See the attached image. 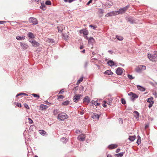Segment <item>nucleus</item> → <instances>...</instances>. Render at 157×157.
<instances>
[{"label":"nucleus","instance_id":"603ef678","mask_svg":"<svg viewBox=\"0 0 157 157\" xmlns=\"http://www.w3.org/2000/svg\"><path fill=\"white\" fill-rule=\"evenodd\" d=\"M75 132L76 133L78 134V133H80L82 132L81 131L79 130L76 129L75 130Z\"/></svg>","mask_w":157,"mask_h":157},{"label":"nucleus","instance_id":"6ab92c4d","mask_svg":"<svg viewBox=\"0 0 157 157\" xmlns=\"http://www.w3.org/2000/svg\"><path fill=\"white\" fill-rule=\"evenodd\" d=\"M137 86L138 89L141 91H144L145 90V89L144 88L140 85H138Z\"/></svg>","mask_w":157,"mask_h":157},{"label":"nucleus","instance_id":"864d4df0","mask_svg":"<svg viewBox=\"0 0 157 157\" xmlns=\"http://www.w3.org/2000/svg\"><path fill=\"white\" fill-rule=\"evenodd\" d=\"M93 0H90L86 4V5L88 6L89 5L90 3H91Z\"/></svg>","mask_w":157,"mask_h":157},{"label":"nucleus","instance_id":"2f4dec72","mask_svg":"<svg viewBox=\"0 0 157 157\" xmlns=\"http://www.w3.org/2000/svg\"><path fill=\"white\" fill-rule=\"evenodd\" d=\"M138 139L136 141V143L138 144L139 145L141 143V138L139 136H138Z\"/></svg>","mask_w":157,"mask_h":157},{"label":"nucleus","instance_id":"13d9d810","mask_svg":"<svg viewBox=\"0 0 157 157\" xmlns=\"http://www.w3.org/2000/svg\"><path fill=\"white\" fill-rule=\"evenodd\" d=\"M64 92V91L63 89L61 90L59 92V94H62Z\"/></svg>","mask_w":157,"mask_h":157},{"label":"nucleus","instance_id":"20e7f679","mask_svg":"<svg viewBox=\"0 0 157 157\" xmlns=\"http://www.w3.org/2000/svg\"><path fill=\"white\" fill-rule=\"evenodd\" d=\"M129 96H131L130 99L132 101H134L135 99L137 98L138 97V96L132 92H130L128 94Z\"/></svg>","mask_w":157,"mask_h":157},{"label":"nucleus","instance_id":"c9c22d12","mask_svg":"<svg viewBox=\"0 0 157 157\" xmlns=\"http://www.w3.org/2000/svg\"><path fill=\"white\" fill-rule=\"evenodd\" d=\"M83 77H81L80 79L78 80L77 82V84H79L83 80Z\"/></svg>","mask_w":157,"mask_h":157},{"label":"nucleus","instance_id":"5701e85b","mask_svg":"<svg viewBox=\"0 0 157 157\" xmlns=\"http://www.w3.org/2000/svg\"><path fill=\"white\" fill-rule=\"evenodd\" d=\"M116 12H117V14H122L124 13L125 12H124V10L123 8H121L119 9L118 11H116Z\"/></svg>","mask_w":157,"mask_h":157},{"label":"nucleus","instance_id":"c85d7f7f","mask_svg":"<svg viewBox=\"0 0 157 157\" xmlns=\"http://www.w3.org/2000/svg\"><path fill=\"white\" fill-rule=\"evenodd\" d=\"M130 141H133L136 139V136H129L128 138Z\"/></svg>","mask_w":157,"mask_h":157},{"label":"nucleus","instance_id":"79ce46f5","mask_svg":"<svg viewBox=\"0 0 157 157\" xmlns=\"http://www.w3.org/2000/svg\"><path fill=\"white\" fill-rule=\"evenodd\" d=\"M104 12V10L102 9H99V13L102 14Z\"/></svg>","mask_w":157,"mask_h":157},{"label":"nucleus","instance_id":"338daca9","mask_svg":"<svg viewBox=\"0 0 157 157\" xmlns=\"http://www.w3.org/2000/svg\"><path fill=\"white\" fill-rule=\"evenodd\" d=\"M102 106L104 108H106L107 106L106 105V104H105V103H103L102 104Z\"/></svg>","mask_w":157,"mask_h":157},{"label":"nucleus","instance_id":"ddd939ff","mask_svg":"<svg viewBox=\"0 0 157 157\" xmlns=\"http://www.w3.org/2000/svg\"><path fill=\"white\" fill-rule=\"evenodd\" d=\"M27 36L29 38V39H34L35 37L34 34L33 33L30 32L28 33L27 34Z\"/></svg>","mask_w":157,"mask_h":157},{"label":"nucleus","instance_id":"e2e57ef3","mask_svg":"<svg viewBox=\"0 0 157 157\" xmlns=\"http://www.w3.org/2000/svg\"><path fill=\"white\" fill-rule=\"evenodd\" d=\"M96 102V101H94V100H92V101H91V103L93 104H95Z\"/></svg>","mask_w":157,"mask_h":157},{"label":"nucleus","instance_id":"f257e3e1","mask_svg":"<svg viewBox=\"0 0 157 157\" xmlns=\"http://www.w3.org/2000/svg\"><path fill=\"white\" fill-rule=\"evenodd\" d=\"M68 116L66 113L63 112L58 115L57 119L59 121H62L68 118Z\"/></svg>","mask_w":157,"mask_h":157},{"label":"nucleus","instance_id":"6e6d98bb","mask_svg":"<svg viewBox=\"0 0 157 157\" xmlns=\"http://www.w3.org/2000/svg\"><path fill=\"white\" fill-rule=\"evenodd\" d=\"M17 105L19 107H21V104L19 103H17Z\"/></svg>","mask_w":157,"mask_h":157},{"label":"nucleus","instance_id":"e433bc0d","mask_svg":"<svg viewBox=\"0 0 157 157\" xmlns=\"http://www.w3.org/2000/svg\"><path fill=\"white\" fill-rule=\"evenodd\" d=\"M59 113L58 109H54L53 111V114L55 115H56Z\"/></svg>","mask_w":157,"mask_h":157},{"label":"nucleus","instance_id":"2eb2a0df","mask_svg":"<svg viewBox=\"0 0 157 157\" xmlns=\"http://www.w3.org/2000/svg\"><path fill=\"white\" fill-rule=\"evenodd\" d=\"M126 18L128 21L130 22L131 24H133L134 22V21L132 17H126Z\"/></svg>","mask_w":157,"mask_h":157},{"label":"nucleus","instance_id":"774afa93","mask_svg":"<svg viewBox=\"0 0 157 157\" xmlns=\"http://www.w3.org/2000/svg\"><path fill=\"white\" fill-rule=\"evenodd\" d=\"M95 106L99 105H100V103H99L96 102L95 104Z\"/></svg>","mask_w":157,"mask_h":157},{"label":"nucleus","instance_id":"473e14b6","mask_svg":"<svg viewBox=\"0 0 157 157\" xmlns=\"http://www.w3.org/2000/svg\"><path fill=\"white\" fill-rule=\"evenodd\" d=\"M40 108H42L43 109H47L48 106L46 105H40Z\"/></svg>","mask_w":157,"mask_h":157},{"label":"nucleus","instance_id":"9d476101","mask_svg":"<svg viewBox=\"0 0 157 157\" xmlns=\"http://www.w3.org/2000/svg\"><path fill=\"white\" fill-rule=\"evenodd\" d=\"M117 12H116V11H113L110 12L108 13L107 14H106L105 17H107L109 16H112L113 15H117Z\"/></svg>","mask_w":157,"mask_h":157},{"label":"nucleus","instance_id":"de8ad7c7","mask_svg":"<svg viewBox=\"0 0 157 157\" xmlns=\"http://www.w3.org/2000/svg\"><path fill=\"white\" fill-rule=\"evenodd\" d=\"M89 27L92 28L93 29H95L97 28V26H93L92 25H89Z\"/></svg>","mask_w":157,"mask_h":157},{"label":"nucleus","instance_id":"37998d69","mask_svg":"<svg viewBox=\"0 0 157 157\" xmlns=\"http://www.w3.org/2000/svg\"><path fill=\"white\" fill-rule=\"evenodd\" d=\"M48 41L50 43H55V41L52 39H48Z\"/></svg>","mask_w":157,"mask_h":157},{"label":"nucleus","instance_id":"49530a36","mask_svg":"<svg viewBox=\"0 0 157 157\" xmlns=\"http://www.w3.org/2000/svg\"><path fill=\"white\" fill-rule=\"evenodd\" d=\"M64 98V96L63 95H59L58 96V99H63Z\"/></svg>","mask_w":157,"mask_h":157},{"label":"nucleus","instance_id":"c03bdc74","mask_svg":"<svg viewBox=\"0 0 157 157\" xmlns=\"http://www.w3.org/2000/svg\"><path fill=\"white\" fill-rule=\"evenodd\" d=\"M130 6L129 5H128L127 6L124 7V8H123V9L124 12H125L128 9V8Z\"/></svg>","mask_w":157,"mask_h":157},{"label":"nucleus","instance_id":"4468645a","mask_svg":"<svg viewBox=\"0 0 157 157\" xmlns=\"http://www.w3.org/2000/svg\"><path fill=\"white\" fill-rule=\"evenodd\" d=\"M77 139L78 140L83 141L85 140V136L83 134H81L78 136L77 137Z\"/></svg>","mask_w":157,"mask_h":157},{"label":"nucleus","instance_id":"6e6552de","mask_svg":"<svg viewBox=\"0 0 157 157\" xmlns=\"http://www.w3.org/2000/svg\"><path fill=\"white\" fill-rule=\"evenodd\" d=\"M123 70H124V69L121 67H119L117 68L116 71V73L117 75H121L122 74Z\"/></svg>","mask_w":157,"mask_h":157},{"label":"nucleus","instance_id":"a19ab883","mask_svg":"<svg viewBox=\"0 0 157 157\" xmlns=\"http://www.w3.org/2000/svg\"><path fill=\"white\" fill-rule=\"evenodd\" d=\"M128 77V78L130 80H132L134 79L135 78L133 77L132 75H130L129 74L128 75H127Z\"/></svg>","mask_w":157,"mask_h":157},{"label":"nucleus","instance_id":"c756f323","mask_svg":"<svg viewBox=\"0 0 157 157\" xmlns=\"http://www.w3.org/2000/svg\"><path fill=\"white\" fill-rule=\"evenodd\" d=\"M124 154L123 152H120L119 153L116 154L115 155L117 157H122Z\"/></svg>","mask_w":157,"mask_h":157},{"label":"nucleus","instance_id":"9b49d317","mask_svg":"<svg viewBox=\"0 0 157 157\" xmlns=\"http://www.w3.org/2000/svg\"><path fill=\"white\" fill-rule=\"evenodd\" d=\"M105 6V8H109L113 5V3L111 1L107 0L105 4H104Z\"/></svg>","mask_w":157,"mask_h":157},{"label":"nucleus","instance_id":"aec40b11","mask_svg":"<svg viewBox=\"0 0 157 157\" xmlns=\"http://www.w3.org/2000/svg\"><path fill=\"white\" fill-rule=\"evenodd\" d=\"M117 145L115 144H112L108 146V147L110 149H113L116 148Z\"/></svg>","mask_w":157,"mask_h":157},{"label":"nucleus","instance_id":"a211bd4d","mask_svg":"<svg viewBox=\"0 0 157 157\" xmlns=\"http://www.w3.org/2000/svg\"><path fill=\"white\" fill-rule=\"evenodd\" d=\"M83 102H86L87 104L89 103L90 100L88 96H86L83 99Z\"/></svg>","mask_w":157,"mask_h":157},{"label":"nucleus","instance_id":"b1692460","mask_svg":"<svg viewBox=\"0 0 157 157\" xmlns=\"http://www.w3.org/2000/svg\"><path fill=\"white\" fill-rule=\"evenodd\" d=\"M39 132L40 134L43 136H44L46 133V132L43 130H40L39 131Z\"/></svg>","mask_w":157,"mask_h":157},{"label":"nucleus","instance_id":"a878e982","mask_svg":"<svg viewBox=\"0 0 157 157\" xmlns=\"http://www.w3.org/2000/svg\"><path fill=\"white\" fill-rule=\"evenodd\" d=\"M67 139L65 137H63L60 139V141L64 143H66L67 142Z\"/></svg>","mask_w":157,"mask_h":157},{"label":"nucleus","instance_id":"1a4fd4ad","mask_svg":"<svg viewBox=\"0 0 157 157\" xmlns=\"http://www.w3.org/2000/svg\"><path fill=\"white\" fill-rule=\"evenodd\" d=\"M80 34H82L84 36H87L89 34L88 31L86 29H82L79 31Z\"/></svg>","mask_w":157,"mask_h":157},{"label":"nucleus","instance_id":"423d86ee","mask_svg":"<svg viewBox=\"0 0 157 157\" xmlns=\"http://www.w3.org/2000/svg\"><path fill=\"white\" fill-rule=\"evenodd\" d=\"M29 20L30 23H32L33 25H37L38 23V21L35 18L31 17L29 18Z\"/></svg>","mask_w":157,"mask_h":157},{"label":"nucleus","instance_id":"ea45409f","mask_svg":"<svg viewBox=\"0 0 157 157\" xmlns=\"http://www.w3.org/2000/svg\"><path fill=\"white\" fill-rule=\"evenodd\" d=\"M32 95L34 97L37 98H38L40 97L39 95L33 93L32 94Z\"/></svg>","mask_w":157,"mask_h":157},{"label":"nucleus","instance_id":"0e129e2a","mask_svg":"<svg viewBox=\"0 0 157 157\" xmlns=\"http://www.w3.org/2000/svg\"><path fill=\"white\" fill-rule=\"evenodd\" d=\"M120 151V148H118L116 150V152L117 153H118V152H119Z\"/></svg>","mask_w":157,"mask_h":157},{"label":"nucleus","instance_id":"72a5a7b5","mask_svg":"<svg viewBox=\"0 0 157 157\" xmlns=\"http://www.w3.org/2000/svg\"><path fill=\"white\" fill-rule=\"evenodd\" d=\"M116 38L118 40L120 41H121L123 39V38L122 36L118 35L116 36Z\"/></svg>","mask_w":157,"mask_h":157},{"label":"nucleus","instance_id":"cd10ccee","mask_svg":"<svg viewBox=\"0 0 157 157\" xmlns=\"http://www.w3.org/2000/svg\"><path fill=\"white\" fill-rule=\"evenodd\" d=\"M41 5L40 7V8L41 9L43 10H46V6L43 3H41Z\"/></svg>","mask_w":157,"mask_h":157},{"label":"nucleus","instance_id":"0eeeda50","mask_svg":"<svg viewBox=\"0 0 157 157\" xmlns=\"http://www.w3.org/2000/svg\"><path fill=\"white\" fill-rule=\"evenodd\" d=\"M146 67L143 65H140V66L136 67V71L137 72H140L142 70H145L146 69Z\"/></svg>","mask_w":157,"mask_h":157},{"label":"nucleus","instance_id":"393cba45","mask_svg":"<svg viewBox=\"0 0 157 157\" xmlns=\"http://www.w3.org/2000/svg\"><path fill=\"white\" fill-rule=\"evenodd\" d=\"M94 42V40L93 37H90L88 39V43L89 44H92Z\"/></svg>","mask_w":157,"mask_h":157},{"label":"nucleus","instance_id":"5fc2aeb1","mask_svg":"<svg viewBox=\"0 0 157 157\" xmlns=\"http://www.w3.org/2000/svg\"><path fill=\"white\" fill-rule=\"evenodd\" d=\"M24 106H25V108H27V109H29V107L28 106V105L26 104H24Z\"/></svg>","mask_w":157,"mask_h":157},{"label":"nucleus","instance_id":"bb28decb","mask_svg":"<svg viewBox=\"0 0 157 157\" xmlns=\"http://www.w3.org/2000/svg\"><path fill=\"white\" fill-rule=\"evenodd\" d=\"M104 73L105 74H107L108 75H110L113 74V72L111 71L110 70L106 71H105Z\"/></svg>","mask_w":157,"mask_h":157},{"label":"nucleus","instance_id":"bf43d9fd","mask_svg":"<svg viewBox=\"0 0 157 157\" xmlns=\"http://www.w3.org/2000/svg\"><path fill=\"white\" fill-rule=\"evenodd\" d=\"M6 21H0V24H2L4 23H6Z\"/></svg>","mask_w":157,"mask_h":157},{"label":"nucleus","instance_id":"7ed1b4c3","mask_svg":"<svg viewBox=\"0 0 157 157\" xmlns=\"http://www.w3.org/2000/svg\"><path fill=\"white\" fill-rule=\"evenodd\" d=\"M28 41L31 43L34 47H37L39 46L40 44L34 39H28Z\"/></svg>","mask_w":157,"mask_h":157},{"label":"nucleus","instance_id":"052dcab7","mask_svg":"<svg viewBox=\"0 0 157 157\" xmlns=\"http://www.w3.org/2000/svg\"><path fill=\"white\" fill-rule=\"evenodd\" d=\"M45 103L47 105H49L51 104V103L48 102L47 101H45Z\"/></svg>","mask_w":157,"mask_h":157},{"label":"nucleus","instance_id":"680f3d73","mask_svg":"<svg viewBox=\"0 0 157 157\" xmlns=\"http://www.w3.org/2000/svg\"><path fill=\"white\" fill-rule=\"evenodd\" d=\"M21 95H22V93H19V94H17L16 95V97H18V96H21Z\"/></svg>","mask_w":157,"mask_h":157},{"label":"nucleus","instance_id":"f03ea898","mask_svg":"<svg viewBox=\"0 0 157 157\" xmlns=\"http://www.w3.org/2000/svg\"><path fill=\"white\" fill-rule=\"evenodd\" d=\"M148 58L152 61L154 60L156 58H157V52L154 51L153 55H151L150 54H148L147 55Z\"/></svg>","mask_w":157,"mask_h":157},{"label":"nucleus","instance_id":"69168bd1","mask_svg":"<svg viewBox=\"0 0 157 157\" xmlns=\"http://www.w3.org/2000/svg\"><path fill=\"white\" fill-rule=\"evenodd\" d=\"M63 36L65 38H67L68 37V36L67 35H65V34H63Z\"/></svg>","mask_w":157,"mask_h":157},{"label":"nucleus","instance_id":"58836bf2","mask_svg":"<svg viewBox=\"0 0 157 157\" xmlns=\"http://www.w3.org/2000/svg\"><path fill=\"white\" fill-rule=\"evenodd\" d=\"M45 4L47 5H51L52 3L50 1L47 0L45 2Z\"/></svg>","mask_w":157,"mask_h":157},{"label":"nucleus","instance_id":"4c0bfd02","mask_svg":"<svg viewBox=\"0 0 157 157\" xmlns=\"http://www.w3.org/2000/svg\"><path fill=\"white\" fill-rule=\"evenodd\" d=\"M134 113L136 115V118H138L139 117V114L137 111H135Z\"/></svg>","mask_w":157,"mask_h":157},{"label":"nucleus","instance_id":"4be33fe9","mask_svg":"<svg viewBox=\"0 0 157 157\" xmlns=\"http://www.w3.org/2000/svg\"><path fill=\"white\" fill-rule=\"evenodd\" d=\"M107 63L110 66H113L114 65V62L111 60H110L107 62Z\"/></svg>","mask_w":157,"mask_h":157},{"label":"nucleus","instance_id":"4d7b16f0","mask_svg":"<svg viewBox=\"0 0 157 157\" xmlns=\"http://www.w3.org/2000/svg\"><path fill=\"white\" fill-rule=\"evenodd\" d=\"M153 94L155 96V97L157 98V92H153Z\"/></svg>","mask_w":157,"mask_h":157},{"label":"nucleus","instance_id":"8fccbe9b","mask_svg":"<svg viewBox=\"0 0 157 157\" xmlns=\"http://www.w3.org/2000/svg\"><path fill=\"white\" fill-rule=\"evenodd\" d=\"M29 123L30 124H32L33 123V120L30 118H28Z\"/></svg>","mask_w":157,"mask_h":157},{"label":"nucleus","instance_id":"f704fd0d","mask_svg":"<svg viewBox=\"0 0 157 157\" xmlns=\"http://www.w3.org/2000/svg\"><path fill=\"white\" fill-rule=\"evenodd\" d=\"M69 101H64L62 103V105H67L69 104Z\"/></svg>","mask_w":157,"mask_h":157},{"label":"nucleus","instance_id":"dca6fc26","mask_svg":"<svg viewBox=\"0 0 157 157\" xmlns=\"http://www.w3.org/2000/svg\"><path fill=\"white\" fill-rule=\"evenodd\" d=\"M57 27L58 30V32L59 33H62L63 30L64 29V25H62L57 26Z\"/></svg>","mask_w":157,"mask_h":157},{"label":"nucleus","instance_id":"09e8293b","mask_svg":"<svg viewBox=\"0 0 157 157\" xmlns=\"http://www.w3.org/2000/svg\"><path fill=\"white\" fill-rule=\"evenodd\" d=\"M88 64V61H86L85 62V64H84V66L85 68H86V67L87 66Z\"/></svg>","mask_w":157,"mask_h":157},{"label":"nucleus","instance_id":"f3484780","mask_svg":"<svg viewBox=\"0 0 157 157\" xmlns=\"http://www.w3.org/2000/svg\"><path fill=\"white\" fill-rule=\"evenodd\" d=\"M100 116V115H98L96 113H94L93 115L91 116V117L94 119H97L98 120Z\"/></svg>","mask_w":157,"mask_h":157},{"label":"nucleus","instance_id":"7c9ffc66","mask_svg":"<svg viewBox=\"0 0 157 157\" xmlns=\"http://www.w3.org/2000/svg\"><path fill=\"white\" fill-rule=\"evenodd\" d=\"M153 97H151L148 99L147 102L149 103H152L154 102V101H153Z\"/></svg>","mask_w":157,"mask_h":157},{"label":"nucleus","instance_id":"3c124183","mask_svg":"<svg viewBox=\"0 0 157 157\" xmlns=\"http://www.w3.org/2000/svg\"><path fill=\"white\" fill-rule=\"evenodd\" d=\"M154 102H152V103H149V104L148 105V107L150 108H151L153 104H154Z\"/></svg>","mask_w":157,"mask_h":157},{"label":"nucleus","instance_id":"f8f14e48","mask_svg":"<svg viewBox=\"0 0 157 157\" xmlns=\"http://www.w3.org/2000/svg\"><path fill=\"white\" fill-rule=\"evenodd\" d=\"M81 97V95L80 94L75 95L74 97V101L76 103L80 99Z\"/></svg>","mask_w":157,"mask_h":157},{"label":"nucleus","instance_id":"39448f33","mask_svg":"<svg viewBox=\"0 0 157 157\" xmlns=\"http://www.w3.org/2000/svg\"><path fill=\"white\" fill-rule=\"evenodd\" d=\"M20 44L21 48L23 50H26L29 47V46L26 43L20 42Z\"/></svg>","mask_w":157,"mask_h":157},{"label":"nucleus","instance_id":"a18cd8bd","mask_svg":"<svg viewBox=\"0 0 157 157\" xmlns=\"http://www.w3.org/2000/svg\"><path fill=\"white\" fill-rule=\"evenodd\" d=\"M121 101L122 103L124 105V104H126V101L124 98H122L121 99Z\"/></svg>","mask_w":157,"mask_h":157},{"label":"nucleus","instance_id":"412c9836","mask_svg":"<svg viewBox=\"0 0 157 157\" xmlns=\"http://www.w3.org/2000/svg\"><path fill=\"white\" fill-rule=\"evenodd\" d=\"M16 39L18 40H22L25 39V36H17L16 37Z\"/></svg>","mask_w":157,"mask_h":157}]
</instances>
